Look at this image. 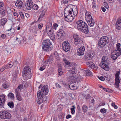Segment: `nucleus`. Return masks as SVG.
<instances>
[{"mask_svg":"<svg viewBox=\"0 0 121 121\" xmlns=\"http://www.w3.org/2000/svg\"><path fill=\"white\" fill-rule=\"evenodd\" d=\"M17 60H15L14 62L13 63V65H14L15 66H16L17 65Z\"/></svg>","mask_w":121,"mask_h":121,"instance_id":"nucleus-57","label":"nucleus"},{"mask_svg":"<svg viewBox=\"0 0 121 121\" xmlns=\"http://www.w3.org/2000/svg\"><path fill=\"white\" fill-rule=\"evenodd\" d=\"M4 67L5 68V69L10 68L9 64H8L7 65H5Z\"/></svg>","mask_w":121,"mask_h":121,"instance_id":"nucleus-62","label":"nucleus"},{"mask_svg":"<svg viewBox=\"0 0 121 121\" xmlns=\"http://www.w3.org/2000/svg\"><path fill=\"white\" fill-rule=\"evenodd\" d=\"M0 13L1 15L2 16H4L6 15L5 11L4 10H2V11H1Z\"/></svg>","mask_w":121,"mask_h":121,"instance_id":"nucleus-43","label":"nucleus"},{"mask_svg":"<svg viewBox=\"0 0 121 121\" xmlns=\"http://www.w3.org/2000/svg\"><path fill=\"white\" fill-rule=\"evenodd\" d=\"M33 5L32 1L31 0H28L26 3L25 6L27 9L29 10L31 9Z\"/></svg>","mask_w":121,"mask_h":121,"instance_id":"nucleus-12","label":"nucleus"},{"mask_svg":"<svg viewBox=\"0 0 121 121\" xmlns=\"http://www.w3.org/2000/svg\"><path fill=\"white\" fill-rule=\"evenodd\" d=\"M63 72L62 71H60L58 72V75L59 76H61L63 74Z\"/></svg>","mask_w":121,"mask_h":121,"instance_id":"nucleus-63","label":"nucleus"},{"mask_svg":"<svg viewBox=\"0 0 121 121\" xmlns=\"http://www.w3.org/2000/svg\"><path fill=\"white\" fill-rule=\"evenodd\" d=\"M48 92V88L47 86H44L41 88V90H39L38 92L37 96L39 97L43 98V95H47Z\"/></svg>","mask_w":121,"mask_h":121,"instance_id":"nucleus-8","label":"nucleus"},{"mask_svg":"<svg viewBox=\"0 0 121 121\" xmlns=\"http://www.w3.org/2000/svg\"><path fill=\"white\" fill-rule=\"evenodd\" d=\"M5 112H7V111L4 110L0 111V118L4 119Z\"/></svg>","mask_w":121,"mask_h":121,"instance_id":"nucleus-21","label":"nucleus"},{"mask_svg":"<svg viewBox=\"0 0 121 121\" xmlns=\"http://www.w3.org/2000/svg\"><path fill=\"white\" fill-rule=\"evenodd\" d=\"M86 72V75L87 76H92V73L88 69L84 70Z\"/></svg>","mask_w":121,"mask_h":121,"instance_id":"nucleus-22","label":"nucleus"},{"mask_svg":"<svg viewBox=\"0 0 121 121\" xmlns=\"http://www.w3.org/2000/svg\"><path fill=\"white\" fill-rule=\"evenodd\" d=\"M116 26L117 29L120 30L121 29V17L117 19L116 23Z\"/></svg>","mask_w":121,"mask_h":121,"instance_id":"nucleus-15","label":"nucleus"},{"mask_svg":"<svg viewBox=\"0 0 121 121\" xmlns=\"http://www.w3.org/2000/svg\"><path fill=\"white\" fill-rule=\"evenodd\" d=\"M88 108L86 106L83 105L82 107L83 112H85L87 111Z\"/></svg>","mask_w":121,"mask_h":121,"instance_id":"nucleus-38","label":"nucleus"},{"mask_svg":"<svg viewBox=\"0 0 121 121\" xmlns=\"http://www.w3.org/2000/svg\"><path fill=\"white\" fill-rule=\"evenodd\" d=\"M55 86H56V88L57 89H60L61 88L62 86H61V85L59 84L58 83H56L55 84Z\"/></svg>","mask_w":121,"mask_h":121,"instance_id":"nucleus-44","label":"nucleus"},{"mask_svg":"<svg viewBox=\"0 0 121 121\" xmlns=\"http://www.w3.org/2000/svg\"><path fill=\"white\" fill-rule=\"evenodd\" d=\"M73 108H71V112L73 114H74L75 113V109L76 108L74 105L72 106Z\"/></svg>","mask_w":121,"mask_h":121,"instance_id":"nucleus-37","label":"nucleus"},{"mask_svg":"<svg viewBox=\"0 0 121 121\" xmlns=\"http://www.w3.org/2000/svg\"><path fill=\"white\" fill-rule=\"evenodd\" d=\"M109 41V39L108 37L106 36L102 37L100 38L98 42V46L100 48H103Z\"/></svg>","mask_w":121,"mask_h":121,"instance_id":"nucleus-6","label":"nucleus"},{"mask_svg":"<svg viewBox=\"0 0 121 121\" xmlns=\"http://www.w3.org/2000/svg\"><path fill=\"white\" fill-rule=\"evenodd\" d=\"M117 49L115 54H112L111 55V58L113 60H116L118 56H120L121 54V49L120 48L121 44L118 43L116 44Z\"/></svg>","mask_w":121,"mask_h":121,"instance_id":"nucleus-9","label":"nucleus"},{"mask_svg":"<svg viewBox=\"0 0 121 121\" xmlns=\"http://www.w3.org/2000/svg\"><path fill=\"white\" fill-rule=\"evenodd\" d=\"M100 111L102 113H104L106 112V110L105 108L101 109L100 110Z\"/></svg>","mask_w":121,"mask_h":121,"instance_id":"nucleus-50","label":"nucleus"},{"mask_svg":"<svg viewBox=\"0 0 121 121\" xmlns=\"http://www.w3.org/2000/svg\"><path fill=\"white\" fill-rule=\"evenodd\" d=\"M38 98V99L37 101V102L38 104L42 103L43 102V100H42V99L41 98H40L39 97Z\"/></svg>","mask_w":121,"mask_h":121,"instance_id":"nucleus-40","label":"nucleus"},{"mask_svg":"<svg viewBox=\"0 0 121 121\" xmlns=\"http://www.w3.org/2000/svg\"><path fill=\"white\" fill-rule=\"evenodd\" d=\"M108 57L106 56H103L102 58L100 63L101 67L105 70H108L109 67L108 66L109 63L108 61Z\"/></svg>","mask_w":121,"mask_h":121,"instance_id":"nucleus-3","label":"nucleus"},{"mask_svg":"<svg viewBox=\"0 0 121 121\" xmlns=\"http://www.w3.org/2000/svg\"><path fill=\"white\" fill-rule=\"evenodd\" d=\"M43 26V25L41 23L39 24L38 25L39 29L40 30L41 29Z\"/></svg>","mask_w":121,"mask_h":121,"instance_id":"nucleus-51","label":"nucleus"},{"mask_svg":"<svg viewBox=\"0 0 121 121\" xmlns=\"http://www.w3.org/2000/svg\"><path fill=\"white\" fill-rule=\"evenodd\" d=\"M112 106H113L114 107V108L115 109H117V106L115 105V104L114 103H113L112 104Z\"/></svg>","mask_w":121,"mask_h":121,"instance_id":"nucleus-55","label":"nucleus"},{"mask_svg":"<svg viewBox=\"0 0 121 121\" xmlns=\"http://www.w3.org/2000/svg\"><path fill=\"white\" fill-rule=\"evenodd\" d=\"M8 105L10 108H13L14 107V104L12 102H9L8 103Z\"/></svg>","mask_w":121,"mask_h":121,"instance_id":"nucleus-33","label":"nucleus"},{"mask_svg":"<svg viewBox=\"0 0 121 121\" xmlns=\"http://www.w3.org/2000/svg\"><path fill=\"white\" fill-rule=\"evenodd\" d=\"M52 30H53L52 28H51L50 26L49 25L47 26L46 27V29L45 30V31L47 33Z\"/></svg>","mask_w":121,"mask_h":121,"instance_id":"nucleus-31","label":"nucleus"},{"mask_svg":"<svg viewBox=\"0 0 121 121\" xmlns=\"http://www.w3.org/2000/svg\"><path fill=\"white\" fill-rule=\"evenodd\" d=\"M43 98L42 99V100H43V102H45L46 101H47V97L45 96L44 97H43Z\"/></svg>","mask_w":121,"mask_h":121,"instance_id":"nucleus-53","label":"nucleus"},{"mask_svg":"<svg viewBox=\"0 0 121 121\" xmlns=\"http://www.w3.org/2000/svg\"><path fill=\"white\" fill-rule=\"evenodd\" d=\"M83 78L80 76H79L76 79V82H77V84H79L78 81H81V80Z\"/></svg>","mask_w":121,"mask_h":121,"instance_id":"nucleus-34","label":"nucleus"},{"mask_svg":"<svg viewBox=\"0 0 121 121\" xmlns=\"http://www.w3.org/2000/svg\"><path fill=\"white\" fill-rule=\"evenodd\" d=\"M94 55L92 53H91V52H89L88 53L85 55L84 56L85 59L86 60L91 59Z\"/></svg>","mask_w":121,"mask_h":121,"instance_id":"nucleus-18","label":"nucleus"},{"mask_svg":"<svg viewBox=\"0 0 121 121\" xmlns=\"http://www.w3.org/2000/svg\"><path fill=\"white\" fill-rule=\"evenodd\" d=\"M31 69L28 66L25 67L22 71V76L26 80L30 79L31 77Z\"/></svg>","mask_w":121,"mask_h":121,"instance_id":"nucleus-4","label":"nucleus"},{"mask_svg":"<svg viewBox=\"0 0 121 121\" xmlns=\"http://www.w3.org/2000/svg\"><path fill=\"white\" fill-rule=\"evenodd\" d=\"M120 81L119 79H116L115 80V86L118 88L119 87V84L120 83Z\"/></svg>","mask_w":121,"mask_h":121,"instance_id":"nucleus-25","label":"nucleus"},{"mask_svg":"<svg viewBox=\"0 0 121 121\" xmlns=\"http://www.w3.org/2000/svg\"><path fill=\"white\" fill-rule=\"evenodd\" d=\"M58 25L57 24L55 23L54 24L53 26V29H54L55 30H56V28L58 26Z\"/></svg>","mask_w":121,"mask_h":121,"instance_id":"nucleus-46","label":"nucleus"},{"mask_svg":"<svg viewBox=\"0 0 121 121\" xmlns=\"http://www.w3.org/2000/svg\"><path fill=\"white\" fill-rule=\"evenodd\" d=\"M75 71V69H74L73 68H72L70 69L69 70V71L70 73H71L70 74L71 75H72V76L71 77V78H72L73 77V74L74 73V72Z\"/></svg>","mask_w":121,"mask_h":121,"instance_id":"nucleus-39","label":"nucleus"},{"mask_svg":"<svg viewBox=\"0 0 121 121\" xmlns=\"http://www.w3.org/2000/svg\"><path fill=\"white\" fill-rule=\"evenodd\" d=\"M32 7L33 9L35 10H37L38 8V6L35 4H34Z\"/></svg>","mask_w":121,"mask_h":121,"instance_id":"nucleus-42","label":"nucleus"},{"mask_svg":"<svg viewBox=\"0 0 121 121\" xmlns=\"http://www.w3.org/2000/svg\"><path fill=\"white\" fill-rule=\"evenodd\" d=\"M63 60L65 63V64L67 65H68L69 63V61H68L65 58H64L63 59Z\"/></svg>","mask_w":121,"mask_h":121,"instance_id":"nucleus-48","label":"nucleus"},{"mask_svg":"<svg viewBox=\"0 0 121 121\" xmlns=\"http://www.w3.org/2000/svg\"><path fill=\"white\" fill-rule=\"evenodd\" d=\"M77 82H73L71 83L69 85V87L72 90H74L77 88V85L78 84H76Z\"/></svg>","mask_w":121,"mask_h":121,"instance_id":"nucleus-17","label":"nucleus"},{"mask_svg":"<svg viewBox=\"0 0 121 121\" xmlns=\"http://www.w3.org/2000/svg\"><path fill=\"white\" fill-rule=\"evenodd\" d=\"M73 65V64L72 62H70L69 64L68 65V67L69 68L72 67Z\"/></svg>","mask_w":121,"mask_h":121,"instance_id":"nucleus-56","label":"nucleus"},{"mask_svg":"<svg viewBox=\"0 0 121 121\" xmlns=\"http://www.w3.org/2000/svg\"><path fill=\"white\" fill-rule=\"evenodd\" d=\"M53 59L52 56H50L49 57V59L48 60V62H49L50 63H52V61H53Z\"/></svg>","mask_w":121,"mask_h":121,"instance_id":"nucleus-41","label":"nucleus"},{"mask_svg":"<svg viewBox=\"0 0 121 121\" xmlns=\"http://www.w3.org/2000/svg\"><path fill=\"white\" fill-rule=\"evenodd\" d=\"M9 83L6 82L4 83L2 85V87L4 89H7L9 87Z\"/></svg>","mask_w":121,"mask_h":121,"instance_id":"nucleus-24","label":"nucleus"},{"mask_svg":"<svg viewBox=\"0 0 121 121\" xmlns=\"http://www.w3.org/2000/svg\"><path fill=\"white\" fill-rule=\"evenodd\" d=\"M5 101V96L3 95H0V108L3 107Z\"/></svg>","mask_w":121,"mask_h":121,"instance_id":"nucleus-13","label":"nucleus"},{"mask_svg":"<svg viewBox=\"0 0 121 121\" xmlns=\"http://www.w3.org/2000/svg\"><path fill=\"white\" fill-rule=\"evenodd\" d=\"M92 4H93L92 8H94L95 7H96V6H95V1L94 0H93V1L92 2Z\"/></svg>","mask_w":121,"mask_h":121,"instance_id":"nucleus-54","label":"nucleus"},{"mask_svg":"<svg viewBox=\"0 0 121 121\" xmlns=\"http://www.w3.org/2000/svg\"><path fill=\"white\" fill-rule=\"evenodd\" d=\"M4 119H9L11 117V115L10 113L7 111V112H5Z\"/></svg>","mask_w":121,"mask_h":121,"instance_id":"nucleus-23","label":"nucleus"},{"mask_svg":"<svg viewBox=\"0 0 121 121\" xmlns=\"http://www.w3.org/2000/svg\"><path fill=\"white\" fill-rule=\"evenodd\" d=\"M65 32L63 30L60 28L59 30L58 31L57 35L59 36H63L65 35Z\"/></svg>","mask_w":121,"mask_h":121,"instance_id":"nucleus-20","label":"nucleus"},{"mask_svg":"<svg viewBox=\"0 0 121 121\" xmlns=\"http://www.w3.org/2000/svg\"><path fill=\"white\" fill-rule=\"evenodd\" d=\"M103 88L104 91L107 92H108L109 91V89L107 88Z\"/></svg>","mask_w":121,"mask_h":121,"instance_id":"nucleus-60","label":"nucleus"},{"mask_svg":"<svg viewBox=\"0 0 121 121\" xmlns=\"http://www.w3.org/2000/svg\"><path fill=\"white\" fill-rule=\"evenodd\" d=\"M23 88V85L22 84H20L18 86L17 88V89L15 90V92H16L18 91L19 90H20L21 89H22Z\"/></svg>","mask_w":121,"mask_h":121,"instance_id":"nucleus-35","label":"nucleus"},{"mask_svg":"<svg viewBox=\"0 0 121 121\" xmlns=\"http://www.w3.org/2000/svg\"><path fill=\"white\" fill-rule=\"evenodd\" d=\"M103 4L106 9H108L109 8V6L106 2H104L103 3Z\"/></svg>","mask_w":121,"mask_h":121,"instance_id":"nucleus-45","label":"nucleus"},{"mask_svg":"<svg viewBox=\"0 0 121 121\" xmlns=\"http://www.w3.org/2000/svg\"><path fill=\"white\" fill-rule=\"evenodd\" d=\"M48 36L53 41L54 40L55 36L53 33H52V34H48Z\"/></svg>","mask_w":121,"mask_h":121,"instance_id":"nucleus-29","label":"nucleus"},{"mask_svg":"<svg viewBox=\"0 0 121 121\" xmlns=\"http://www.w3.org/2000/svg\"><path fill=\"white\" fill-rule=\"evenodd\" d=\"M21 108L18 106H16L15 108V112L17 113L19 112H21Z\"/></svg>","mask_w":121,"mask_h":121,"instance_id":"nucleus-30","label":"nucleus"},{"mask_svg":"<svg viewBox=\"0 0 121 121\" xmlns=\"http://www.w3.org/2000/svg\"><path fill=\"white\" fill-rule=\"evenodd\" d=\"M120 71H117L116 73L115 74V78L116 79H119V75L120 74Z\"/></svg>","mask_w":121,"mask_h":121,"instance_id":"nucleus-36","label":"nucleus"},{"mask_svg":"<svg viewBox=\"0 0 121 121\" xmlns=\"http://www.w3.org/2000/svg\"><path fill=\"white\" fill-rule=\"evenodd\" d=\"M87 64L88 65V66L91 68V69L94 68L95 67V65L94 63L92 62H88Z\"/></svg>","mask_w":121,"mask_h":121,"instance_id":"nucleus-27","label":"nucleus"},{"mask_svg":"<svg viewBox=\"0 0 121 121\" xmlns=\"http://www.w3.org/2000/svg\"><path fill=\"white\" fill-rule=\"evenodd\" d=\"M7 22V20L6 18H4L2 19L0 21L1 25L2 26H4Z\"/></svg>","mask_w":121,"mask_h":121,"instance_id":"nucleus-26","label":"nucleus"},{"mask_svg":"<svg viewBox=\"0 0 121 121\" xmlns=\"http://www.w3.org/2000/svg\"><path fill=\"white\" fill-rule=\"evenodd\" d=\"M16 94L17 98L18 100L19 101H21L22 100V98L21 96L20 95L18 91L16 92Z\"/></svg>","mask_w":121,"mask_h":121,"instance_id":"nucleus-28","label":"nucleus"},{"mask_svg":"<svg viewBox=\"0 0 121 121\" xmlns=\"http://www.w3.org/2000/svg\"><path fill=\"white\" fill-rule=\"evenodd\" d=\"M85 48L84 46H81L78 50L77 53L79 56L82 55L84 54Z\"/></svg>","mask_w":121,"mask_h":121,"instance_id":"nucleus-14","label":"nucleus"},{"mask_svg":"<svg viewBox=\"0 0 121 121\" xmlns=\"http://www.w3.org/2000/svg\"><path fill=\"white\" fill-rule=\"evenodd\" d=\"M20 15L22 18H24V16L23 13L22 12H19Z\"/></svg>","mask_w":121,"mask_h":121,"instance_id":"nucleus-52","label":"nucleus"},{"mask_svg":"<svg viewBox=\"0 0 121 121\" xmlns=\"http://www.w3.org/2000/svg\"><path fill=\"white\" fill-rule=\"evenodd\" d=\"M73 10L72 12L73 13V17H74L76 15L78 14V9L77 6L75 5H73V7L72 9Z\"/></svg>","mask_w":121,"mask_h":121,"instance_id":"nucleus-19","label":"nucleus"},{"mask_svg":"<svg viewBox=\"0 0 121 121\" xmlns=\"http://www.w3.org/2000/svg\"><path fill=\"white\" fill-rule=\"evenodd\" d=\"M98 78H99L100 80L102 81H104L105 80V79L104 77L102 76H101L100 77L98 76Z\"/></svg>","mask_w":121,"mask_h":121,"instance_id":"nucleus-49","label":"nucleus"},{"mask_svg":"<svg viewBox=\"0 0 121 121\" xmlns=\"http://www.w3.org/2000/svg\"><path fill=\"white\" fill-rule=\"evenodd\" d=\"M4 5V4L3 2L0 1V6L3 7Z\"/></svg>","mask_w":121,"mask_h":121,"instance_id":"nucleus-61","label":"nucleus"},{"mask_svg":"<svg viewBox=\"0 0 121 121\" xmlns=\"http://www.w3.org/2000/svg\"><path fill=\"white\" fill-rule=\"evenodd\" d=\"M76 23L77 28L79 31L86 34L88 33V27L86 23L81 20L77 21Z\"/></svg>","mask_w":121,"mask_h":121,"instance_id":"nucleus-1","label":"nucleus"},{"mask_svg":"<svg viewBox=\"0 0 121 121\" xmlns=\"http://www.w3.org/2000/svg\"><path fill=\"white\" fill-rule=\"evenodd\" d=\"M8 96L9 98H10L11 99H14V95L11 92L9 93L8 95Z\"/></svg>","mask_w":121,"mask_h":121,"instance_id":"nucleus-32","label":"nucleus"},{"mask_svg":"<svg viewBox=\"0 0 121 121\" xmlns=\"http://www.w3.org/2000/svg\"><path fill=\"white\" fill-rule=\"evenodd\" d=\"M45 14V12H43L40 15L39 17H41V18L43 17L44 16Z\"/></svg>","mask_w":121,"mask_h":121,"instance_id":"nucleus-59","label":"nucleus"},{"mask_svg":"<svg viewBox=\"0 0 121 121\" xmlns=\"http://www.w3.org/2000/svg\"><path fill=\"white\" fill-rule=\"evenodd\" d=\"M85 18L89 26L91 27L94 26L95 24L94 21L91 16V13L89 12H87L85 14Z\"/></svg>","mask_w":121,"mask_h":121,"instance_id":"nucleus-7","label":"nucleus"},{"mask_svg":"<svg viewBox=\"0 0 121 121\" xmlns=\"http://www.w3.org/2000/svg\"><path fill=\"white\" fill-rule=\"evenodd\" d=\"M84 96L86 99H88L90 98L91 96L89 94H87L86 95H84Z\"/></svg>","mask_w":121,"mask_h":121,"instance_id":"nucleus-47","label":"nucleus"},{"mask_svg":"<svg viewBox=\"0 0 121 121\" xmlns=\"http://www.w3.org/2000/svg\"><path fill=\"white\" fill-rule=\"evenodd\" d=\"M62 48L65 52L69 51L70 48V46L68 41H64L62 44Z\"/></svg>","mask_w":121,"mask_h":121,"instance_id":"nucleus-11","label":"nucleus"},{"mask_svg":"<svg viewBox=\"0 0 121 121\" xmlns=\"http://www.w3.org/2000/svg\"><path fill=\"white\" fill-rule=\"evenodd\" d=\"M72 7L73 5L69 4L64 9L65 17V18L66 19V20L67 21L69 20L70 19L69 18V16H70L71 17V19H73V15L72 14V11H73L72 9Z\"/></svg>","mask_w":121,"mask_h":121,"instance_id":"nucleus-2","label":"nucleus"},{"mask_svg":"<svg viewBox=\"0 0 121 121\" xmlns=\"http://www.w3.org/2000/svg\"><path fill=\"white\" fill-rule=\"evenodd\" d=\"M73 38L74 40V43L76 45H78L83 42L82 39L79 35L74 34L73 35Z\"/></svg>","mask_w":121,"mask_h":121,"instance_id":"nucleus-10","label":"nucleus"},{"mask_svg":"<svg viewBox=\"0 0 121 121\" xmlns=\"http://www.w3.org/2000/svg\"><path fill=\"white\" fill-rule=\"evenodd\" d=\"M45 68V67L44 66H43L40 68L39 70L41 71L43 70Z\"/></svg>","mask_w":121,"mask_h":121,"instance_id":"nucleus-58","label":"nucleus"},{"mask_svg":"<svg viewBox=\"0 0 121 121\" xmlns=\"http://www.w3.org/2000/svg\"><path fill=\"white\" fill-rule=\"evenodd\" d=\"M101 9L104 12H105L106 11V9L105 8L103 7H101Z\"/></svg>","mask_w":121,"mask_h":121,"instance_id":"nucleus-64","label":"nucleus"},{"mask_svg":"<svg viewBox=\"0 0 121 121\" xmlns=\"http://www.w3.org/2000/svg\"><path fill=\"white\" fill-rule=\"evenodd\" d=\"M44 45L42 47L44 51H50L52 49V44L49 39H46L43 41Z\"/></svg>","mask_w":121,"mask_h":121,"instance_id":"nucleus-5","label":"nucleus"},{"mask_svg":"<svg viewBox=\"0 0 121 121\" xmlns=\"http://www.w3.org/2000/svg\"><path fill=\"white\" fill-rule=\"evenodd\" d=\"M15 5L19 9L22 8L23 7V3L20 0H18L15 4Z\"/></svg>","mask_w":121,"mask_h":121,"instance_id":"nucleus-16","label":"nucleus"}]
</instances>
